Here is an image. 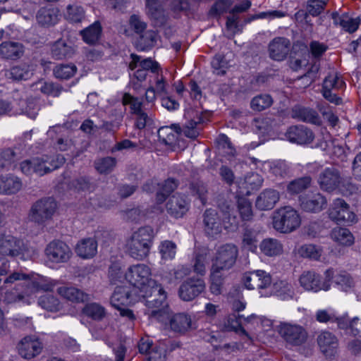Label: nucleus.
<instances>
[{
  "label": "nucleus",
  "instance_id": "nucleus-50",
  "mask_svg": "<svg viewBox=\"0 0 361 361\" xmlns=\"http://www.w3.org/2000/svg\"><path fill=\"white\" fill-rule=\"evenodd\" d=\"M77 71V67L73 64H59L53 70L56 78L61 80H68L73 77Z\"/></svg>",
  "mask_w": 361,
  "mask_h": 361
},
{
  "label": "nucleus",
  "instance_id": "nucleus-40",
  "mask_svg": "<svg viewBox=\"0 0 361 361\" xmlns=\"http://www.w3.org/2000/svg\"><path fill=\"white\" fill-rule=\"evenodd\" d=\"M257 233L254 229L245 227L243 229L241 240L242 247L252 252H256L257 249Z\"/></svg>",
  "mask_w": 361,
  "mask_h": 361
},
{
  "label": "nucleus",
  "instance_id": "nucleus-45",
  "mask_svg": "<svg viewBox=\"0 0 361 361\" xmlns=\"http://www.w3.org/2000/svg\"><path fill=\"white\" fill-rule=\"evenodd\" d=\"M64 17L70 23H81L85 18V11L81 6L70 4L66 7Z\"/></svg>",
  "mask_w": 361,
  "mask_h": 361
},
{
  "label": "nucleus",
  "instance_id": "nucleus-27",
  "mask_svg": "<svg viewBox=\"0 0 361 361\" xmlns=\"http://www.w3.org/2000/svg\"><path fill=\"white\" fill-rule=\"evenodd\" d=\"M279 192L274 189L263 190L257 197L255 206L262 211L271 209L279 200Z\"/></svg>",
  "mask_w": 361,
  "mask_h": 361
},
{
  "label": "nucleus",
  "instance_id": "nucleus-6",
  "mask_svg": "<svg viewBox=\"0 0 361 361\" xmlns=\"http://www.w3.org/2000/svg\"><path fill=\"white\" fill-rule=\"evenodd\" d=\"M276 331L286 345L298 347L306 343L308 338L307 329L300 324L281 322Z\"/></svg>",
  "mask_w": 361,
  "mask_h": 361
},
{
  "label": "nucleus",
  "instance_id": "nucleus-25",
  "mask_svg": "<svg viewBox=\"0 0 361 361\" xmlns=\"http://www.w3.org/2000/svg\"><path fill=\"white\" fill-rule=\"evenodd\" d=\"M25 52V47L20 42L5 41L0 44V56L6 60L16 61L20 59Z\"/></svg>",
  "mask_w": 361,
  "mask_h": 361
},
{
  "label": "nucleus",
  "instance_id": "nucleus-51",
  "mask_svg": "<svg viewBox=\"0 0 361 361\" xmlns=\"http://www.w3.org/2000/svg\"><path fill=\"white\" fill-rule=\"evenodd\" d=\"M345 82L335 73L327 75L323 82L322 90H338L343 89Z\"/></svg>",
  "mask_w": 361,
  "mask_h": 361
},
{
  "label": "nucleus",
  "instance_id": "nucleus-10",
  "mask_svg": "<svg viewBox=\"0 0 361 361\" xmlns=\"http://www.w3.org/2000/svg\"><path fill=\"white\" fill-rule=\"evenodd\" d=\"M329 218L337 224H352L356 221V215L342 199H336L329 209Z\"/></svg>",
  "mask_w": 361,
  "mask_h": 361
},
{
  "label": "nucleus",
  "instance_id": "nucleus-53",
  "mask_svg": "<svg viewBox=\"0 0 361 361\" xmlns=\"http://www.w3.org/2000/svg\"><path fill=\"white\" fill-rule=\"evenodd\" d=\"M222 271L211 269L210 274V290L212 294L219 295L221 293L222 286L224 283V275Z\"/></svg>",
  "mask_w": 361,
  "mask_h": 361
},
{
  "label": "nucleus",
  "instance_id": "nucleus-9",
  "mask_svg": "<svg viewBox=\"0 0 361 361\" xmlns=\"http://www.w3.org/2000/svg\"><path fill=\"white\" fill-rule=\"evenodd\" d=\"M252 3L250 0H240L235 2L232 8L229 11V15L226 18V27L230 37H233L235 33L241 32L243 25L240 23V14L246 12L251 6Z\"/></svg>",
  "mask_w": 361,
  "mask_h": 361
},
{
  "label": "nucleus",
  "instance_id": "nucleus-17",
  "mask_svg": "<svg viewBox=\"0 0 361 361\" xmlns=\"http://www.w3.org/2000/svg\"><path fill=\"white\" fill-rule=\"evenodd\" d=\"M286 138L291 142L298 145H307L311 143L314 135L313 132L305 126H293L288 128L286 133Z\"/></svg>",
  "mask_w": 361,
  "mask_h": 361
},
{
  "label": "nucleus",
  "instance_id": "nucleus-31",
  "mask_svg": "<svg viewBox=\"0 0 361 361\" xmlns=\"http://www.w3.org/2000/svg\"><path fill=\"white\" fill-rule=\"evenodd\" d=\"M76 254L82 259L92 258L97 252V242L93 238H83L75 246Z\"/></svg>",
  "mask_w": 361,
  "mask_h": 361
},
{
  "label": "nucleus",
  "instance_id": "nucleus-1",
  "mask_svg": "<svg viewBox=\"0 0 361 361\" xmlns=\"http://www.w3.org/2000/svg\"><path fill=\"white\" fill-rule=\"evenodd\" d=\"M141 296L145 298V305L149 318L157 321L166 320L168 315L169 307L166 303V293L161 284L151 281L146 289L141 292Z\"/></svg>",
  "mask_w": 361,
  "mask_h": 361
},
{
  "label": "nucleus",
  "instance_id": "nucleus-21",
  "mask_svg": "<svg viewBox=\"0 0 361 361\" xmlns=\"http://www.w3.org/2000/svg\"><path fill=\"white\" fill-rule=\"evenodd\" d=\"M290 41L285 37H275L269 44V57L277 61H283L290 51Z\"/></svg>",
  "mask_w": 361,
  "mask_h": 361
},
{
  "label": "nucleus",
  "instance_id": "nucleus-42",
  "mask_svg": "<svg viewBox=\"0 0 361 361\" xmlns=\"http://www.w3.org/2000/svg\"><path fill=\"white\" fill-rule=\"evenodd\" d=\"M83 314L93 320L101 321L106 316L104 307L96 302L86 304L82 310Z\"/></svg>",
  "mask_w": 361,
  "mask_h": 361
},
{
  "label": "nucleus",
  "instance_id": "nucleus-46",
  "mask_svg": "<svg viewBox=\"0 0 361 361\" xmlns=\"http://www.w3.org/2000/svg\"><path fill=\"white\" fill-rule=\"evenodd\" d=\"M297 253L303 258L319 260L322 254V250L313 244H305L297 249Z\"/></svg>",
  "mask_w": 361,
  "mask_h": 361
},
{
  "label": "nucleus",
  "instance_id": "nucleus-59",
  "mask_svg": "<svg viewBox=\"0 0 361 361\" xmlns=\"http://www.w3.org/2000/svg\"><path fill=\"white\" fill-rule=\"evenodd\" d=\"M211 65L214 73L218 75H224L226 73L228 62L226 61L224 56L220 54L216 55L213 58Z\"/></svg>",
  "mask_w": 361,
  "mask_h": 361
},
{
  "label": "nucleus",
  "instance_id": "nucleus-12",
  "mask_svg": "<svg viewBox=\"0 0 361 361\" xmlns=\"http://www.w3.org/2000/svg\"><path fill=\"white\" fill-rule=\"evenodd\" d=\"M205 282L199 277H190L178 288V296L183 301H192L205 290Z\"/></svg>",
  "mask_w": 361,
  "mask_h": 361
},
{
  "label": "nucleus",
  "instance_id": "nucleus-32",
  "mask_svg": "<svg viewBox=\"0 0 361 361\" xmlns=\"http://www.w3.org/2000/svg\"><path fill=\"white\" fill-rule=\"evenodd\" d=\"M292 117L303 122L314 125H320L321 119L316 111L300 106H296L292 109Z\"/></svg>",
  "mask_w": 361,
  "mask_h": 361
},
{
  "label": "nucleus",
  "instance_id": "nucleus-26",
  "mask_svg": "<svg viewBox=\"0 0 361 361\" xmlns=\"http://www.w3.org/2000/svg\"><path fill=\"white\" fill-rule=\"evenodd\" d=\"M33 74L32 66L25 63L13 66L5 72L6 78L15 82L27 80L32 78Z\"/></svg>",
  "mask_w": 361,
  "mask_h": 361
},
{
  "label": "nucleus",
  "instance_id": "nucleus-64",
  "mask_svg": "<svg viewBox=\"0 0 361 361\" xmlns=\"http://www.w3.org/2000/svg\"><path fill=\"white\" fill-rule=\"evenodd\" d=\"M16 153L10 149L0 150V169H8L15 161Z\"/></svg>",
  "mask_w": 361,
  "mask_h": 361
},
{
  "label": "nucleus",
  "instance_id": "nucleus-29",
  "mask_svg": "<svg viewBox=\"0 0 361 361\" xmlns=\"http://www.w3.org/2000/svg\"><path fill=\"white\" fill-rule=\"evenodd\" d=\"M36 19L42 26L54 25L59 20V11L55 7H42L37 11Z\"/></svg>",
  "mask_w": 361,
  "mask_h": 361
},
{
  "label": "nucleus",
  "instance_id": "nucleus-30",
  "mask_svg": "<svg viewBox=\"0 0 361 361\" xmlns=\"http://www.w3.org/2000/svg\"><path fill=\"white\" fill-rule=\"evenodd\" d=\"M22 188L21 180L13 175L0 176V194L12 195L18 192Z\"/></svg>",
  "mask_w": 361,
  "mask_h": 361
},
{
  "label": "nucleus",
  "instance_id": "nucleus-58",
  "mask_svg": "<svg viewBox=\"0 0 361 361\" xmlns=\"http://www.w3.org/2000/svg\"><path fill=\"white\" fill-rule=\"evenodd\" d=\"M156 33L153 30L145 31L140 35V38L137 41V46L142 50H145L152 47L156 42Z\"/></svg>",
  "mask_w": 361,
  "mask_h": 361
},
{
  "label": "nucleus",
  "instance_id": "nucleus-8",
  "mask_svg": "<svg viewBox=\"0 0 361 361\" xmlns=\"http://www.w3.org/2000/svg\"><path fill=\"white\" fill-rule=\"evenodd\" d=\"M238 255V247L233 244H226L216 250L212 268L215 270H228L235 264Z\"/></svg>",
  "mask_w": 361,
  "mask_h": 361
},
{
  "label": "nucleus",
  "instance_id": "nucleus-61",
  "mask_svg": "<svg viewBox=\"0 0 361 361\" xmlns=\"http://www.w3.org/2000/svg\"><path fill=\"white\" fill-rule=\"evenodd\" d=\"M326 4V0H309L307 6L305 18L307 14L312 16H319L324 11Z\"/></svg>",
  "mask_w": 361,
  "mask_h": 361
},
{
  "label": "nucleus",
  "instance_id": "nucleus-19",
  "mask_svg": "<svg viewBox=\"0 0 361 361\" xmlns=\"http://www.w3.org/2000/svg\"><path fill=\"white\" fill-rule=\"evenodd\" d=\"M168 318L164 321H159L161 323L169 324L170 329L179 334H184L188 331L192 325L191 318L189 315L184 313L172 314L168 310Z\"/></svg>",
  "mask_w": 361,
  "mask_h": 361
},
{
  "label": "nucleus",
  "instance_id": "nucleus-62",
  "mask_svg": "<svg viewBox=\"0 0 361 361\" xmlns=\"http://www.w3.org/2000/svg\"><path fill=\"white\" fill-rule=\"evenodd\" d=\"M122 103L123 105H130L132 113L134 114L142 111V103L137 97L132 96L129 93H124L122 98Z\"/></svg>",
  "mask_w": 361,
  "mask_h": 361
},
{
  "label": "nucleus",
  "instance_id": "nucleus-3",
  "mask_svg": "<svg viewBox=\"0 0 361 361\" xmlns=\"http://www.w3.org/2000/svg\"><path fill=\"white\" fill-rule=\"evenodd\" d=\"M271 220L273 228L281 233H290L301 224L298 212L290 206L275 210L271 215Z\"/></svg>",
  "mask_w": 361,
  "mask_h": 361
},
{
  "label": "nucleus",
  "instance_id": "nucleus-5",
  "mask_svg": "<svg viewBox=\"0 0 361 361\" xmlns=\"http://www.w3.org/2000/svg\"><path fill=\"white\" fill-rule=\"evenodd\" d=\"M35 250L29 247L22 240L10 234L0 233V255L11 257H32Z\"/></svg>",
  "mask_w": 361,
  "mask_h": 361
},
{
  "label": "nucleus",
  "instance_id": "nucleus-48",
  "mask_svg": "<svg viewBox=\"0 0 361 361\" xmlns=\"http://www.w3.org/2000/svg\"><path fill=\"white\" fill-rule=\"evenodd\" d=\"M38 304L43 309L49 312H58L61 308L59 299L52 295H44L38 299Z\"/></svg>",
  "mask_w": 361,
  "mask_h": 361
},
{
  "label": "nucleus",
  "instance_id": "nucleus-44",
  "mask_svg": "<svg viewBox=\"0 0 361 361\" xmlns=\"http://www.w3.org/2000/svg\"><path fill=\"white\" fill-rule=\"evenodd\" d=\"M73 53L71 46L68 45L63 40H57L51 47V54L56 60L70 57Z\"/></svg>",
  "mask_w": 361,
  "mask_h": 361
},
{
  "label": "nucleus",
  "instance_id": "nucleus-16",
  "mask_svg": "<svg viewBox=\"0 0 361 361\" xmlns=\"http://www.w3.org/2000/svg\"><path fill=\"white\" fill-rule=\"evenodd\" d=\"M37 175L42 176L59 169L65 163V158L61 154L51 157L44 154L41 157H36Z\"/></svg>",
  "mask_w": 361,
  "mask_h": 361
},
{
  "label": "nucleus",
  "instance_id": "nucleus-41",
  "mask_svg": "<svg viewBox=\"0 0 361 361\" xmlns=\"http://www.w3.org/2000/svg\"><path fill=\"white\" fill-rule=\"evenodd\" d=\"M101 33L102 26L97 21L80 31L82 39L89 44H95L99 40Z\"/></svg>",
  "mask_w": 361,
  "mask_h": 361
},
{
  "label": "nucleus",
  "instance_id": "nucleus-7",
  "mask_svg": "<svg viewBox=\"0 0 361 361\" xmlns=\"http://www.w3.org/2000/svg\"><path fill=\"white\" fill-rule=\"evenodd\" d=\"M124 276L129 283L140 289V293L151 284V281H155L150 278L149 267L144 264L130 266Z\"/></svg>",
  "mask_w": 361,
  "mask_h": 361
},
{
  "label": "nucleus",
  "instance_id": "nucleus-36",
  "mask_svg": "<svg viewBox=\"0 0 361 361\" xmlns=\"http://www.w3.org/2000/svg\"><path fill=\"white\" fill-rule=\"evenodd\" d=\"M262 183V179L260 176L256 173H250L247 174L243 180L238 182V187L242 194L250 195V190L258 188Z\"/></svg>",
  "mask_w": 361,
  "mask_h": 361
},
{
  "label": "nucleus",
  "instance_id": "nucleus-4",
  "mask_svg": "<svg viewBox=\"0 0 361 361\" xmlns=\"http://www.w3.org/2000/svg\"><path fill=\"white\" fill-rule=\"evenodd\" d=\"M57 209V203L52 197H44L35 202L27 214L30 222L45 226L51 221Z\"/></svg>",
  "mask_w": 361,
  "mask_h": 361
},
{
  "label": "nucleus",
  "instance_id": "nucleus-56",
  "mask_svg": "<svg viewBox=\"0 0 361 361\" xmlns=\"http://www.w3.org/2000/svg\"><path fill=\"white\" fill-rule=\"evenodd\" d=\"M40 109L39 101L34 97H29L25 102V106L21 109V114L27 117L35 119Z\"/></svg>",
  "mask_w": 361,
  "mask_h": 361
},
{
  "label": "nucleus",
  "instance_id": "nucleus-38",
  "mask_svg": "<svg viewBox=\"0 0 361 361\" xmlns=\"http://www.w3.org/2000/svg\"><path fill=\"white\" fill-rule=\"evenodd\" d=\"M331 238L334 242L343 246H350L354 243L353 234L345 228H334L331 232Z\"/></svg>",
  "mask_w": 361,
  "mask_h": 361
},
{
  "label": "nucleus",
  "instance_id": "nucleus-57",
  "mask_svg": "<svg viewBox=\"0 0 361 361\" xmlns=\"http://www.w3.org/2000/svg\"><path fill=\"white\" fill-rule=\"evenodd\" d=\"M317 322L322 324H335L336 319V312L331 309L318 310L314 314Z\"/></svg>",
  "mask_w": 361,
  "mask_h": 361
},
{
  "label": "nucleus",
  "instance_id": "nucleus-37",
  "mask_svg": "<svg viewBox=\"0 0 361 361\" xmlns=\"http://www.w3.org/2000/svg\"><path fill=\"white\" fill-rule=\"evenodd\" d=\"M331 16L334 24L339 25L346 32H353L359 27L358 18H352L346 14L339 16L337 13H333Z\"/></svg>",
  "mask_w": 361,
  "mask_h": 361
},
{
  "label": "nucleus",
  "instance_id": "nucleus-11",
  "mask_svg": "<svg viewBox=\"0 0 361 361\" xmlns=\"http://www.w3.org/2000/svg\"><path fill=\"white\" fill-rule=\"evenodd\" d=\"M184 116L188 121L183 126V129L179 125L176 124L172 125V128L178 134L183 131L187 137L191 139L197 138L200 134L197 125L203 121L201 114L195 109H189L185 111Z\"/></svg>",
  "mask_w": 361,
  "mask_h": 361
},
{
  "label": "nucleus",
  "instance_id": "nucleus-47",
  "mask_svg": "<svg viewBox=\"0 0 361 361\" xmlns=\"http://www.w3.org/2000/svg\"><path fill=\"white\" fill-rule=\"evenodd\" d=\"M116 164V159L111 157H106L97 159L94 162L95 169L100 174L111 173Z\"/></svg>",
  "mask_w": 361,
  "mask_h": 361
},
{
  "label": "nucleus",
  "instance_id": "nucleus-60",
  "mask_svg": "<svg viewBox=\"0 0 361 361\" xmlns=\"http://www.w3.org/2000/svg\"><path fill=\"white\" fill-rule=\"evenodd\" d=\"M334 282L345 291L354 285L353 279L350 275L344 271H340L335 275Z\"/></svg>",
  "mask_w": 361,
  "mask_h": 361
},
{
  "label": "nucleus",
  "instance_id": "nucleus-13",
  "mask_svg": "<svg viewBox=\"0 0 361 361\" xmlns=\"http://www.w3.org/2000/svg\"><path fill=\"white\" fill-rule=\"evenodd\" d=\"M243 281L247 289H257L263 295L262 290L271 286V277L264 271L257 270L245 273L243 275Z\"/></svg>",
  "mask_w": 361,
  "mask_h": 361
},
{
  "label": "nucleus",
  "instance_id": "nucleus-43",
  "mask_svg": "<svg viewBox=\"0 0 361 361\" xmlns=\"http://www.w3.org/2000/svg\"><path fill=\"white\" fill-rule=\"evenodd\" d=\"M312 178L303 176L290 181L287 185V191L291 195H297L304 192L311 185Z\"/></svg>",
  "mask_w": 361,
  "mask_h": 361
},
{
  "label": "nucleus",
  "instance_id": "nucleus-14",
  "mask_svg": "<svg viewBox=\"0 0 361 361\" xmlns=\"http://www.w3.org/2000/svg\"><path fill=\"white\" fill-rule=\"evenodd\" d=\"M343 178L340 171L335 168H326L319 176L318 183L322 190L331 192L339 188L343 193H347L341 187Z\"/></svg>",
  "mask_w": 361,
  "mask_h": 361
},
{
  "label": "nucleus",
  "instance_id": "nucleus-15",
  "mask_svg": "<svg viewBox=\"0 0 361 361\" xmlns=\"http://www.w3.org/2000/svg\"><path fill=\"white\" fill-rule=\"evenodd\" d=\"M47 258L54 263H63L69 260L72 255L71 248L64 242L53 240L45 249Z\"/></svg>",
  "mask_w": 361,
  "mask_h": 361
},
{
  "label": "nucleus",
  "instance_id": "nucleus-20",
  "mask_svg": "<svg viewBox=\"0 0 361 361\" xmlns=\"http://www.w3.org/2000/svg\"><path fill=\"white\" fill-rule=\"evenodd\" d=\"M18 350L22 357L31 359L41 353L42 344L35 337L26 336L18 343Z\"/></svg>",
  "mask_w": 361,
  "mask_h": 361
},
{
  "label": "nucleus",
  "instance_id": "nucleus-52",
  "mask_svg": "<svg viewBox=\"0 0 361 361\" xmlns=\"http://www.w3.org/2000/svg\"><path fill=\"white\" fill-rule=\"evenodd\" d=\"M237 207L241 219L243 221H250L253 216L252 204L249 200L244 197H238Z\"/></svg>",
  "mask_w": 361,
  "mask_h": 361
},
{
  "label": "nucleus",
  "instance_id": "nucleus-35",
  "mask_svg": "<svg viewBox=\"0 0 361 361\" xmlns=\"http://www.w3.org/2000/svg\"><path fill=\"white\" fill-rule=\"evenodd\" d=\"M261 252L266 256L275 257L283 253V245L275 238L264 239L259 244Z\"/></svg>",
  "mask_w": 361,
  "mask_h": 361
},
{
  "label": "nucleus",
  "instance_id": "nucleus-23",
  "mask_svg": "<svg viewBox=\"0 0 361 361\" xmlns=\"http://www.w3.org/2000/svg\"><path fill=\"white\" fill-rule=\"evenodd\" d=\"M167 212L175 218L182 217L189 209V202L183 195L171 196L166 205Z\"/></svg>",
  "mask_w": 361,
  "mask_h": 361
},
{
  "label": "nucleus",
  "instance_id": "nucleus-34",
  "mask_svg": "<svg viewBox=\"0 0 361 361\" xmlns=\"http://www.w3.org/2000/svg\"><path fill=\"white\" fill-rule=\"evenodd\" d=\"M57 293L64 299L73 302H83L89 300L87 294L73 286L59 287Z\"/></svg>",
  "mask_w": 361,
  "mask_h": 361
},
{
  "label": "nucleus",
  "instance_id": "nucleus-54",
  "mask_svg": "<svg viewBox=\"0 0 361 361\" xmlns=\"http://www.w3.org/2000/svg\"><path fill=\"white\" fill-rule=\"evenodd\" d=\"M273 100L269 94H259L252 98L250 102V107L252 110L261 111L269 108L272 104Z\"/></svg>",
  "mask_w": 361,
  "mask_h": 361
},
{
  "label": "nucleus",
  "instance_id": "nucleus-55",
  "mask_svg": "<svg viewBox=\"0 0 361 361\" xmlns=\"http://www.w3.org/2000/svg\"><path fill=\"white\" fill-rule=\"evenodd\" d=\"M161 259L164 260L173 259L176 254V245L171 240H164L159 246Z\"/></svg>",
  "mask_w": 361,
  "mask_h": 361
},
{
  "label": "nucleus",
  "instance_id": "nucleus-28",
  "mask_svg": "<svg viewBox=\"0 0 361 361\" xmlns=\"http://www.w3.org/2000/svg\"><path fill=\"white\" fill-rule=\"evenodd\" d=\"M133 303V296L127 286H117L111 298V304L116 309Z\"/></svg>",
  "mask_w": 361,
  "mask_h": 361
},
{
  "label": "nucleus",
  "instance_id": "nucleus-63",
  "mask_svg": "<svg viewBox=\"0 0 361 361\" xmlns=\"http://www.w3.org/2000/svg\"><path fill=\"white\" fill-rule=\"evenodd\" d=\"M274 288L276 295L281 297L282 299H286L292 296V286L290 283L285 281L276 282L274 284Z\"/></svg>",
  "mask_w": 361,
  "mask_h": 361
},
{
  "label": "nucleus",
  "instance_id": "nucleus-33",
  "mask_svg": "<svg viewBox=\"0 0 361 361\" xmlns=\"http://www.w3.org/2000/svg\"><path fill=\"white\" fill-rule=\"evenodd\" d=\"M326 199L320 193L313 195L311 197L301 200L300 207L307 212H319L326 208Z\"/></svg>",
  "mask_w": 361,
  "mask_h": 361
},
{
  "label": "nucleus",
  "instance_id": "nucleus-2",
  "mask_svg": "<svg viewBox=\"0 0 361 361\" xmlns=\"http://www.w3.org/2000/svg\"><path fill=\"white\" fill-rule=\"evenodd\" d=\"M154 237V230L150 226L141 227L135 231L126 245L130 256L137 260L147 257L152 245Z\"/></svg>",
  "mask_w": 361,
  "mask_h": 361
},
{
  "label": "nucleus",
  "instance_id": "nucleus-39",
  "mask_svg": "<svg viewBox=\"0 0 361 361\" xmlns=\"http://www.w3.org/2000/svg\"><path fill=\"white\" fill-rule=\"evenodd\" d=\"M207 250L204 249H198L194 252L192 269L195 274L200 276L205 274L207 264Z\"/></svg>",
  "mask_w": 361,
  "mask_h": 361
},
{
  "label": "nucleus",
  "instance_id": "nucleus-24",
  "mask_svg": "<svg viewBox=\"0 0 361 361\" xmlns=\"http://www.w3.org/2000/svg\"><path fill=\"white\" fill-rule=\"evenodd\" d=\"M203 223L205 233L209 236H214L222 231V221L216 209H206L203 214Z\"/></svg>",
  "mask_w": 361,
  "mask_h": 361
},
{
  "label": "nucleus",
  "instance_id": "nucleus-22",
  "mask_svg": "<svg viewBox=\"0 0 361 361\" xmlns=\"http://www.w3.org/2000/svg\"><path fill=\"white\" fill-rule=\"evenodd\" d=\"M317 342L321 352L326 357L332 356L338 347V340L331 332L324 330L319 333Z\"/></svg>",
  "mask_w": 361,
  "mask_h": 361
},
{
  "label": "nucleus",
  "instance_id": "nucleus-49",
  "mask_svg": "<svg viewBox=\"0 0 361 361\" xmlns=\"http://www.w3.org/2000/svg\"><path fill=\"white\" fill-rule=\"evenodd\" d=\"M178 187V182L173 178H168L161 185L157 193V202L159 204L165 201L166 197Z\"/></svg>",
  "mask_w": 361,
  "mask_h": 361
},
{
  "label": "nucleus",
  "instance_id": "nucleus-18",
  "mask_svg": "<svg viewBox=\"0 0 361 361\" xmlns=\"http://www.w3.org/2000/svg\"><path fill=\"white\" fill-rule=\"evenodd\" d=\"M300 286L307 290L317 292L320 290H327L330 285L326 282H322L321 276L313 271H305L300 276Z\"/></svg>",
  "mask_w": 361,
  "mask_h": 361
}]
</instances>
